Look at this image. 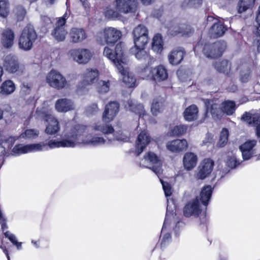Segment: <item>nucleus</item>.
I'll return each instance as SVG.
<instances>
[{
	"mask_svg": "<svg viewBox=\"0 0 260 260\" xmlns=\"http://www.w3.org/2000/svg\"><path fill=\"white\" fill-rule=\"evenodd\" d=\"M140 165L150 168L158 177L162 173V161L153 152L147 153L140 160Z\"/></svg>",
	"mask_w": 260,
	"mask_h": 260,
	"instance_id": "nucleus-5",
	"label": "nucleus"
},
{
	"mask_svg": "<svg viewBox=\"0 0 260 260\" xmlns=\"http://www.w3.org/2000/svg\"><path fill=\"white\" fill-rule=\"evenodd\" d=\"M94 132H100L104 134H110L114 132L111 125L99 122L91 128L84 125L76 124L70 129L63 132L60 140H51L48 143L28 144L30 152L46 151L49 149L59 147H75L77 145L97 147L104 145L106 140L102 136L93 134Z\"/></svg>",
	"mask_w": 260,
	"mask_h": 260,
	"instance_id": "nucleus-1",
	"label": "nucleus"
},
{
	"mask_svg": "<svg viewBox=\"0 0 260 260\" xmlns=\"http://www.w3.org/2000/svg\"><path fill=\"white\" fill-rule=\"evenodd\" d=\"M214 166V161L210 158H205L200 163L197 174V177L200 179H204L208 176L212 172Z\"/></svg>",
	"mask_w": 260,
	"mask_h": 260,
	"instance_id": "nucleus-15",
	"label": "nucleus"
},
{
	"mask_svg": "<svg viewBox=\"0 0 260 260\" xmlns=\"http://www.w3.org/2000/svg\"><path fill=\"white\" fill-rule=\"evenodd\" d=\"M74 103L70 99L62 98L57 100L55 104V110L60 113H66L75 109Z\"/></svg>",
	"mask_w": 260,
	"mask_h": 260,
	"instance_id": "nucleus-21",
	"label": "nucleus"
},
{
	"mask_svg": "<svg viewBox=\"0 0 260 260\" xmlns=\"http://www.w3.org/2000/svg\"><path fill=\"white\" fill-rule=\"evenodd\" d=\"M119 105L116 102H110L106 105L103 114V120L111 121L113 120L118 112Z\"/></svg>",
	"mask_w": 260,
	"mask_h": 260,
	"instance_id": "nucleus-22",
	"label": "nucleus"
},
{
	"mask_svg": "<svg viewBox=\"0 0 260 260\" xmlns=\"http://www.w3.org/2000/svg\"><path fill=\"white\" fill-rule=\"evenodd\" d=\"M15 88L14 82L10 80H7L4 81L0 86V94L2 95L11 94L15 91Z\"/></svg>",
	"mask_w": 260,
	"mask_h": 260,
	"instance_id": "nucleus-30",
	"label": "nucleus"
},
{
	"mask_svg": "<svg viewBox=\"0 0 260 260\" xmlns=\"http://www.w3.org/2000/svg\"><path fill=\"white\" fill-rule=\"evenodd\" d=\"M10 13L8 0H0V17L6 18Z\"/></svg>",
	"mask_w": 260,
	"mask_h": 260,
	"instance_id": "nucleus-40",
	"label": "nucleus"
},
{
	"mask_svg": "<svg viewBox=\"0 0 260 260\" xmlns=\"http://www.w3.org/2000/svg\"><path fill=\"white\" fill-rule=\"evenodd\" d=\"M0 248H1L3 250V252L6 254L8 260H10V256H9V255L8 253V251L7 248L5 247H4L3 246L2 243L1 244H0Z\"/></svg>",
	"mask_w": 260,
	"mask_h": 260,
	"instance_id": "nucleus-61",
	"label": "nucleus"
},
{
	"mask_svg": "<svg viewBox=\"0 0 260 260\" xmlns=\"http://www.w3.org/2000/svg\"><path fill=\"white\" fill-rule=\"evenodd\" d=\"M255 0H241L238 4V12L242 13L252 7Z\"/></svg>",
	"mask_w": 260,
	"mask_h": 260,
	"instance_id": "nucleus-39",
	"label": "nucleus"
},
{
	"mask_svg": "<svg viewBox=\"0 0 260 260\" xmlns=\"http://www.w3.org/2000/svg\"><path fill=\"white\" fill-rule=\"evenodd\" d=\"M226 47L224 41H218L213 44L206 45L203 51L204 54L208 58H216L220 56Z\"/></svg>",
	"mask_w": 260,
	"mask_h": 260,
	"instance_id": "nucleus-11",
	"label": "nucleus"
},
{
	"mask_svg": "<svg viewBox=\"0 0 260 260\" xmlns=\"http://www.w3.org/2000/svg\"><path fill=\"white\" fill-rule=\"evenodd\" d=\"M110 85V81L101 80L98 83V90L101 93H106L109 91Z\"/></svg>",
	"mask_w": 260,
	"mask_h": 260,
	"instance_id": "nucleus-49",
	"label": "nucleus"
},
{
	"mask_svg": "<svg viewBox=\"0 0 260 260\" xmlns=\"http://www.w3.org/2000/svg\"><path fill=\"white\" fill-rule=\"evenodd\" d=\"M120 30L113 27H107L98 32V41L102 45H114L121 37Z\"/></svg>",
	"mask_w": 260,
	"mask_h": 260,
	"instance_id": "nucleus-4",
	"label": "nucleus"
},
{
	"mask_svg": "<svg viewBox=\"0 0 260 260\" xmlns=\"http://www.w3.org/2000/svg\"><path fill=\"white\" fill-rule=\"evenodd\" d=\"M226 164L229 167L234 168L240 164V161L235 154L231 153L228 155Z\"/></svg>",
	"mask_w": 260,
	"mask_h": 260,
	"instance_id": "nucleus-45",
	"label": "nucleus"
},
{
	"mask_svg": "<svg viewBox=\"0 0 260 260\" xmlns=\"http://www.w3.org/2000/svg\"><path fill=\"white\" fill-rule=\"evenodd\" d=\"M177 29L175 31V32L174 33H172V35H176L177 34H182L183 35H189L191 32V29L188 27V28H186V29H187V31H181L180 30H178V28H176Z\"/></svg>",
	"mask_w": 260,
	"mask_h": 260,
	"instance_id": "nucleus-55",
	"label": "nucleus"
},
{
	"mask_svg": "<svg viewBox=\"0 0 260 260\" xmlns=\"http://www.w3.org/2000/svg\"><path fill=\"white\" fill-rule=\"evenodd\" d=\"M206 114H210L214 119H220L223 115L220 106L218 104L214 103L212 101H208L206 102Z\"/></svg>",
	"mask_w": 260,
	"mask_h": 260,
	"instance_id": "nucleus-24",
	"label": "nucleus"
},
{
	"mask_svg": "<svg viewBox=\"0 0 260 260\" xmlns=\"http://www.w3.org/2000/svg\"><path fill=\"white\" fill-rule=\"evenodd\" d=\"M213 141V137L211 135H207L205 139L203 141V144L204 145L207 143H212Z\"/></svg>",
	"mask_w": 260,
	"mask_h": 260,
	"instance_id": "nucleus-57",
	"label": "nucleus"
},
{
	"mask_svg": "<svg viewBox=\"0 0 260 260\" xmlns=\"http://www.w3.org/2000/svg\"><path fill=\"white\" fill-rule=\"evenodd\" d=\"M133 37L135 46L147 44L148 42V31L145 26L140 24L133 30Z\"/></svg>",
	"mask_w": 260,
	"mask_h": 260,
	"instance_id": "nucleus-13",
	"label": "nucleus"
},
{
	"mask_svg": "<svg viewBox=\"0 0 260 260\" xmlns=\"http://www.w3.org/2000/svg\"><path fill=\"white\" fill-rule=\"evenodd\" d=\"M207 21L208 24H212L210 33L214 37L222 36L226 30V28L218 20L215 19L212 16H208Z\"/></svg>",
	"mask_w": 260,
	"mask_h": 260,
	"instance_id": "nucleus-16",
	"label": "nucleus"
},
{
	"mask_svg": "<svg viewBox=\"0 0 260 260\" xmlns=\"http://www.w3.org/2000/svg\"><path fill=\"white\" fill-rule=\"evenodd\" d=\"M7 150L6 147L0 141V156L4 155Z\"/></svg>",
	"mask_w": 260,
	"mask_h": 260,
	"instance_id": "nucleus-58",
	"label": "nucleus"
},
{
	"mask_svg": "<svg viewBox=\"0 0 260 260\" xmlns=\"http://www.w3.org/2000/svg\"><path fill=\"white\" fill-rule=\"evenodd\" d=\"M18 250L21 249L22 248V242H18L17 241L13 244Z\"/></svg>",
	"mask_w": 260,
	"mask_h": 260,
	"instance_id": "nucleus-63",
	"label": "nucleus"
},
{
	"mask_svg": "<svg viewBox=\"0 0 260 260\" xmlns=\"http://www.w3.org/2000/svg\"><path fill=\"white\" fill-rule=\"evenodd\" d=\"M37 34L34 27L30 24L27 25L23 29L19 40L20 48L24 50H29L37 38Z\"/></svg>",
	"mask_w": 260,
	"mask_h": 260,
	"instance_id": "nucleus-8",
	"label": "nucleus"
},
{
	"mask_svg": "<svg viewBox=\"0 0 260 260\" xmlns=\"http://www.w3.org/2000/svg\"><path fill=\"white\" fill-rule=\"evenodd\" d=\"M118 10L116 9L115 10H113L112 8H108L105 12V16L111 19H118L121 17V14Z\"/></svg>",
	"mask_w": 260,
	"mask_h": 260,
	"instance_id": "nucleus-44",
	"label": "nucleus"
},
{
	"mask_svg": "<svg viewBox=\"0 0 260 260\" xmlns=\"http://www.w3.org/2000/svg\"><path fill=\"white\" fill-rule=\"evenodd\" d=\"M3 66L9 73H14L19 69V63L16 57L11 55L6 56L4 58Z\"/></svg>",
	"mask_w": 260,
	"mask_h": 260,
	"instance_id": "nucleus-25",
	"label": "nucleus"
},
{
	"mask_svg": "<svg viewBox=\"0 0 260 260\" xmlns=\"http://www.w3.org/2000/svg\"><path fill=\"white\" fill-rule=\"evenodd\" d=\"M151 138L145 131H142L138 135L136 142V151L140 154L150 142Z\"/></svg>",
	"mask_w": 260,
	"mask_h": 260,
	"instance_id": "nucleus-23",
	"label": "nucleus"
},
{
	"mask_svg": "<svg viewBox=\"0 0 260 260\" xmlns=\"http://www.w3.org/2000/svg\"><path fill=\"white\" fill-rule=\"evenodd\" d=\"M223 114L227 115H232L236 109L235 103L233 101L226 100L223 102L220 105Z\"/></svg>",
	"mask_w": 260,
	"mask_h": 260,
	"instance_id": "nucleus-33",
	"label": "nucleus"
},
{
	"mask_svg": "<svg viewBox=\"0 0 260 260\" xmlns=\"http://www.w3.org/2000/svg\"><path fill=\"white\" fill-rule=\"evenodd\" d=\"M146 45L147 44H142V45H140V46L135 45V47L132 49V52L138 60L147 62L149 64V63L151 62L153 58L145 50Z\"/></svg>",
	"mask_w": 260,
	"mask_h": 260,
	"instance_id": "nucleus-18",
	"label": "nucleus"
},
{
	"mask_svg": "<svg viewBox=\"0 0 260 260\" xmlns=\"http://www.w3.org/2000/svg\"><path fill=\"white\" fill-rule=\"evenodd\" d=\"M256 20L258 26L256 27V34L257 35L256 41L257 44V50L260 52V6L259 7Z\"/></svg>",
	"mask_w": 260,
	"mask_h": 260,
	"instance_id": "nucleus-50",
	"label": "nucleus"
},
{
	"mask_svg": "<svg viewBox=\"0 0 260 260\" xmlns=\"http://www.w3.org/2000/svg\"><path fill=\"white\" fill-rule=\"evenodd\" d=\"M187 126L186 125H179L174 126L171 129V135L180 136L185 134L187 130Z\"/></svg>",
	"mask_w": 260,
	"mask_h": 260,
	"instance_id": "nucleus-46",
	"label": "nucleus"
},
{
	"mask_svg": "<svg viewBox=\"0 0 260 260\" xmlns=\"http://www.w3.org/2000/svg\"><path fill=\"white\" fill-rule=\"evenodd\" d=\"M163 44L162 37L160 35H155L153 38L152 48L157 53L160 52L162 50Z\"/></svg>",
	"mask_w": 260,
	"mask_h": 260,
	"instance_id": "nucleus-38",
	"label": "nucleus"
},
{
	"mask_svg": "<svg viewBox=\"0 0 260 260\" xmlns=\"http://www.w3.org/2000/svg\"><path fill=\"white\" fill-rule=\"evenodd\" d=\"M250 77V74L249 71H247L245 74H241V80L243 82H247Z\"/></svg>",
	"mask_w": 260,
	"mask_h": 260,
	"instance_id": "nucleus-56",
	"label": "nucleus"
},
{
	"mask_svg": "<svg viewBox=\"0 0 260 260\" xmlns=\"http://www.w3.org/2000/svg\"><path fill=\"white\" fill-rule=\"evenodd\" d=\"M164 100L162 98L154 99L151 105V111L153 115H157L162 110Z\"/></svg>",
	"mask_w": 260,
	"mask_h": 260,
	"instance_id": "nucleus-35",
	"label": "nucleus"
},
{
	"mask_svg": "<svg viewBox=\"0 0 260 260\" xmlns=\"http://www.w3.org/2000/svg\"><path fill=\"white\" fill-rule=\"evenodd\" d=\"M215 68L219 72L228 74L230 70V64L228 60L216 61L214 64Z\"/></svg>",
	"mask_w": 260,
	"mask_h": 260,
	"instance_id": "nucleus-37",
	"label": "nucleus"
},
{
	"mask_svg": "<svg viewBox=\"0 0 260 260\" xmlns=\"http://www.w3.org/2000/svg\"><path fill=\"white\" fill-rule=\"evenodd\" d=\"M212 188L210 185H206L202 188L200 198L202 203L204 206H207L211 198Z\"/></svg>",
	"mask_w": 260,
	"mask_h": 260,
	"instance_id": "nucleus-32",
	"label": "nucleus"
},
{
	"mask_svg": "<svg viewBox=\"0 0 260 260\" xmlns=\"http://www.w3.org/2000/svg\"><path fill=\"white\" fill-rule=\"evenodd\" d=\"M244 160H248L251 157L257 156V160L260 159L259 146L256 140H248L239 147Z\"/></svg>",
	"mask_w": 260,
	"mask_h": 260,
	"instance_id": "nucleus-9",
	"label": "nucleus"
},
{
	"mask_svg": "<svg viewBox=\"0 0 260 260\" xmlns=\"http://www.w3.org/2000/svg\"><path fill=\"white\" fill-rule=\"evenodd\" d=\"M30 88V86L27 84V83H23L22 87V90L25 92H28L29 91Z\"/></svg>",
	"mask_w": 260,
	"mask_h": 260,
	"instance_id": "nucleus-59",
	"label": "nucleus"
},
{
	"mask_svg": "<svg viewBox=\"0 0 260 260\" xmlns=\"http://www.w3.org/2000/svg\"><path fill=\"white\" fill-rule=\"evenodd\" d=\"M115 139L118 141H126L127 138L121 134L120 136H116Z\"/></svg>",
	"mask_w": 260,
	"mask_h": 260,
	"instance_id": "nucleus-62",
	"label": "nucleus"
},
{
	"mask_svg": "<svg viewBox=\"0 0 260 260\" xmlns=\"http://www.w3.org/2000/svg\"><path fill=\"white\" fill-rule=\"evenodd\" d=\"M201 212L199 200L196 198L188 202L184 207L183 213L186 217L198 216Z\"/></svg>",
	"mask_w": 260,
	"mask_h": 260,
	"instance_id": "nucleus-17",
	"label": "nucleus"
},
{
	"mask_svg": "<svg viewBox=\"0 0 260 260\" xmlns=\"http://www.w3.org/2000/svg\"><path fill=\"white\" fill-rule=\"evenodd\" d=\"M39 135V130L36 129H27L22 133L19 137L24 139H33L36 138Z\"/></svg>",
	"mask_w": 260,
	"mask_h": 260,
	"instance_id": "nucleus-42",
	"label": "nucleus"
},
{
	"mask_svg": "<svg viewBox=\"0 0 260 260\" xmlns=\"http://www.w3.org/2000/svg\"><path fill=\"white\" fill-rule=\"evenodd\" d=\"M82 3L83 7L85 10H87L89 8V4L87 0H79Z\"/></svg>",
	"mask_w": 260,
	"mask_h": 260,
	"instance_id": "nucleus-60",
	"label": "nucleus"
},
{
	"mask_svg": "<svg viewBox=\"0 0 260 260\" xmlns=\"http://www.w3.org/2000/svg\"><path fill=\"white\" fill-rule=\"evenodd\" d=\"M166 147L172 152L179 153L187 148L188 143L185 139H176L169 141L166 144Z\"/></svg>",
	"mask_w": 260,
	"mask_h": 260,
	"instance_id": "nucleus-19",
	"label": "nucleus"
},
{
	"mask_svg": "<svg viewBox=\"0 0 260 260\" xmlns=\"http://www.w3.org/2000/svg\"><path fill=\"white\" fill-rule=\"evenodd\" d=\"M99 76V73L98 70L95 69H87L83 79V82L88 85L92 84L98 80Z\"/></svg>",
	"mask_w": 260,
	"mask_h": 260,
	"instance_id": "nucleus-31",
	"label": "nucleus"
},
{
	"mask_svg": "<svg viewBox=\"0 0 260 260\" xmlns=\"http://www.w3.org/2000/svg\"><path fill=\"white\" fill-rule=\"evenodd\" d=\"M15 18L18 21H22L26 14L25 9L22 6L16 7L13 11Z\"/></svg>",
	"mask_w": 260,
	"mask_h": 260,
	"instance_id": "nucleus-43",
	"label": "nucleus"
},
{
	"mask_svg": "<svg viewBox=\"0 0 260 260\" xmlns=\"http://www.w3.org/2000/svg\"><path fill=\"white\" fill-rule=\"evenodd\" d=\"M69 58L79 64H86L92 59L93 53L85 48H74L67 53Z\"/></svg>",
	"mask_w": 260,
	"mask_h": 260,
	"instance_id": "nucleus-6",
	"label": "nucleus"
},
{
	"mask_svg": "<svg viewBox=\"0 0 260 260\" xmlns=\"http://www.w3.org/2000/svg\"><path fill=\"white\" fill-rule=\"evenodd\" d=\"M36 115L38 118L46 122L45 133L48 135H54L59 132L60 126L57 119L52 114L51 108L46 104L41 107H38L36 110Z\"/></svg>",
	"mask_w": 260,
	"mask_h": 260,
	"instance_id": "nucleus-3",
	"label": "nucleus"
},
{
	"mask_svg": "<svg viewBox=\"0 0 260 260\" xmlns=\"http://www.w3.org/2000/svg\"><path fill=\"white\" fill-rule=\"evenodd\" d=\"M70 41L73 43H79L83 42L87 38L85 30L80 27H73L69 32Z\"/></svg>",
	"mask_w": 260,
	"mask_h": 260,
	"instance_id": "nucleus-20",
	"label": "nucleus"
},
{
	"mask_svg": "<svg viewBox=\"0 0 260 260\" xmlns=\"http://www.w3.org/2000/svg\"><path fill=\"white\" fill-rule=\"evenodd\" d=\"M46 81L51 87L57 89H61L67 84L65 77L59 72L55 70H51L48 73Z\"/></svg>",
	"mask_w": 260,
	"mask_h": 260,
	"instance_id": "nucleus-10",
	"label": "nucleus"
},
{
	"mask_svg": "<svg viewBox=\"0 0 260 260\" xmlns=\"http://www.w3.org/2000/svg\"><path fill=\"white\" fill-rule=\"evenodd\" d=\"M12 152L16 155H18L24 153H30L29 145L18 144L15 146L12 149Z\"/></svg>",
	"mask_w": 260,
	"mask_h": 260,
	"instance_id": "nucleus-41",
	"label": "nucleus"
},
{
	"mask_svg": "<svg viewBox=\"0 0 260 260\" xmlns=\"http://www.w3.org/2000/svg\"><path fill=\"white\" fill-rule=\"evenodd\" d=\"M125 46L123 43H118L114 52L108 46L104 48L103 55L111 60L122 76V81L129 87L135 86L136 79L129 72L128 59L125 54Z\"/></svg>",
	"mask_w": 260,
	"mask_h": 260,
	"instance_id": "nucleus-2",
	"label": "nucleus"
},
{
	"mask_svg": "<svg viewBox=\"0 0 260 260\" xmlns=\"http://www.w3.org/2000/svg\"><path fill=\"white\" fill-rule=\"evenodd\" d=\"M16 140V138L15 137L11 136L8 138H5L4 139H2L1 137L0 141L8 150L12 147Z\"/></svg>",
	"mask_w": 260,
	"mask_h": 260,
	"instance_id": "nucleus-47",
	"label": "nucleus"
},
{
	"mask_svg": "<svg viewBox=\"0 0 260 260\" xmlns=\"http://www.w3.org/2000/svg\"><path fill=\"white\" fill-rule=\"evenodd\" d=\"M14 34L9 28L4 29L2 34L1 42L5 48H10L12 46L14 43Z\"/></svg>",
	"mask_w": 260,
	"mask_h": 260,
	"instance_id": "nucleus-28",
	"label": "nucleus"
},
{
	"mask_svg": "<svg viewBox=\"0 0 260 260\" xmlns=\"http://www.w3.org/2000/svg\"><path fill=\"white\" fill-rule=\"evenodd\" d=\"M169 213L168 211V209H167V213H166V218L164 223V225L162 228L161 235L162 236V240L161 242V244L162 245L165 246L166 244H167L168 243H169L171 239V235L169 233H165L166 229L167 227V226L169 224Z\"/></svg>",
	"mask_w": 260,
	"mask_h": 260,
	"instance_id": "nucleus-34",
	"label": "nucleus"
},
{
	"mask_svg": "<svg viewBox=\"0 0 260 260\" xmlns=\"http://www.w3.org/2000/svg\"><path fill=\"white\" fill-rule=\"evenodd\" d=\"M184 52L180 47L173 49L168 55V59L170 63L172 65H177L182 60Z\"/></svg>",
	"mask_w": 260,
	"mask_h": 260,
	"instance_id": "nucleus-26",
	"label": "nucleus"
},
{
	"mask_svg": "<svg viewBox=\"0 0 260 260\" xmlns=\"http://www.w3.org/2000/svg\"><path fill=\"white\" fill-rule=\"evenodd\" d=\"M127 105L130 110L139 114L140 116L144 115L145 111L142 105L136 104L132 100L127 102Z\"/></svg>",
	"mask_w": 260,
	"mask_h": 260,
	"instance_id": "nucleus-36",
	"label": "nucleus"
},
{
	"mask_svg": "<svg viewBox=\"0 0 260 260\" xmlns=\"http://www.w3.org/2000/svg\"><path fill=\"white\" fill-rule=\"evenodd\" d=\"M229 132L227 129L223 128L221 132L218 145L220 147H223L228 140Z\"/></svg>",
	"mask_w": 260,
	"mask_h": 260,
	"instance_id": "nucleus-48",
	"label": "nucleus"
},
{
	"mask_svg": "<svg viewBox=\"0 0 260 260\" xmlns=\"http://www.w3.org/2000/svg\"><path fill=\"white\" fill-rule=\"evenodd\" d=\"M68 18V14L66 12L63 16L58 19L56 24V27L52 32L54 38L57 41H63L65 40L67 31L64 27L66 19Z\"/></svg>",
	"mask_w": 260,
	"mask_h": 260,
	"instance_id": "nucleus-14",
	"label": "nucleus"
},
{
	"mask_svg": "<svg viewBox=\"0 0 260 260\" xmlns=\"http://www.w3.org/2000/svg\"><path fill=\"white\" fill-rule=\"evenodd\" d=\"M186 7L189 8L197 9L199 8L203 3V0H186Z\"/></svg>",
	"mask_w": 260,
	"mask_h": 260,
	"instance_id": "nucleus-52",
	"label": "nucleus"
},
{
	"mask_svg": "<svg viewBox=\"0 0 260 260\" xmlns=\"http://www.w3.org/2000/svg\"><path fill=\"white\" fill-rule=\"evenodd\" d=\"M138 0H115V7L123 14L134 13L138 7Z\"/></svg>",
	"mask_w": 260,
	"mask_h": 260,
	"instance_id": "nucleus-12",
	"label": "nucleus"
},
{
	"mask_svg": "<svg viewBox=\"0 0 260 260\" xmlns=\"http://www.w3.org/2000/svg\"><path fill=\"white\" fill-rule=\"evenodd\" d=\"M198 107L194 105H190L184 110L183 112L184 118L187 121H194L198 118Z\"/></svg>",
	"mask_w": 260,
	"mask_h": 260,
	"instance_id": "nucleus-29",
	"label": "nucleus"
},
{
	"mask_svg": "<svg viewBox=\"0 0 260 260\" xmlns=\"http://www.w3.org/2000/svg\"><path fill=\"white\" fill-rule=\"evenodd\" d=\"M31 243L36 248H39L40 247V243L39 241H35L34 240H32Z\"/></svg>",
	"mask_w": 260,
	"mask_h": 260,
	"instance_id": "nucleus-64",
	"label": "nucleus"
},
{
	"mask_svg": "<svg viewBox=\"0 0 260 260\" xmlns=\"http://www.w3.org/2000/svg\"><path fill=\"white\" fill-rule=\"evenodd\" d=\"M198 157L197 155L192 152L186 153L183 158V166L186 170H192L197 165Z\"/></svg>",
	"mask_w": 260,
	"mask_h": 260,
	"instance_id": "nucleus-27",
	"label": "nucleus"
},
{
	"mask_svg": "<svg viewBox=\"0 0 260 260\" xmlns=\"http://www.w3.org/2000/svg\"><path fill=\"white\" fill-rule=\"evenodd\" d=\"M5 236L13 244L17 240L16 237L13 234L9 231L4 233Z\"/></svg>",
	"mask_w": 260,
	"mask_h": 260,
	"instance_id": "nucleus-54",
	"label": "nucleus"
},
{
	"mask_svg": "<svg viewBox=\"0 0 260 260\" xmlns=\"http://www.w3.org/2000/svg\"><path fill=\"white\" fill-rule=\"evenodd\" d=\"M165 196L167 197L171 196L172 193V188L171 185L161 179H160Z\"/></svg>",
	"mask_w": 260,
	"mask_h": 260,
	"instance_id": "nucleus-51",
	"label": "nucleus"
},
{
	"mask_svg": "<svg viewBox=\"0 0 260 260\" xmlns=\"http://www.w3.org/2000/svg\"><path fill=\"white\" fill-rule=\"evenodd\" d=\"M144 78L152 80L155 82L163 81L167 79L168 73L167 69L162 65H159L153 68L146 67L142 72Z\"/></svg>",
	"mask_w": 260,
	"mask_h": 260,
	"instance_id": "nucleus-7",
	"label": "nucleus"
},
{
	"mask_svg": "<svg viewBox=\"0 0 260 260\" xmlns=\"http://www.w3.org/2000/svg\"><path fill=\"white\" fill-rule=\"evenodd\" d=\"M98 111V105L93 104L87 107L86 112L87 115L90 116L96 114Z\"/></svg>",
	"mask_w": 260,
	"mask_h": 260,
	"instance_id": "nucleus-53",
	"label": "nucleus"
}]
</instances>
